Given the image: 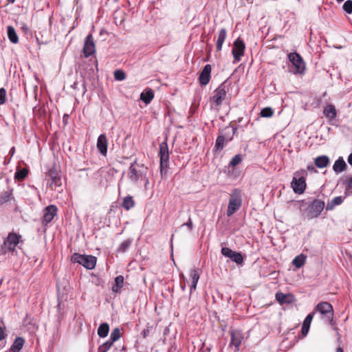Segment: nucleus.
Returning a JSON list of instances; mask_svg holds the SVG:
<instances>
[{
    "mask_svg": "<svg viewBox=\"0 0 352 352\" xmlns=\"http://www.w3.org/2000/svg\"><path fill=\"white\" fill-rule=\"evenodd\" d=\"M307 175V171L304 168H300L294 173L291 188L295 193L301 195L305 192L307 188L306 179Z\"/></svg>",
    "mask_w": 352,
    "mask_h": 352,
    "instance_id": "nucleus-1",
    "label": "nucleus"
},
{
    "mask_svg": "<svg viewBox=\"0 0 352 352\" xmlns=\"http://www.w3.org/2000/svg\"><path fill=\"white\" fill-rule=\"evenodd\" d=\"M146 168L142 165L137 163L135 160L129 168L128 177L133 184H138L139 182L146 178Z\"/></svg>",
    "mask_w": 352,
    "mask_h": 352,
    "instance_id": "nucleus-2",
    "label": "nucleus"
},
{
    "mask_svg": "<svg viewBox=\"0 0 352 352\" xmlns=\"http://www.w3.org/2000/svg\"><path fill=\"white\" fill-rule=\"evenodd\" d=\"M287 58L294 67V69L291 71L293 74L300 76L305 75L306 64L300 54L297 52H290L287 54Z\"/></svg>",
    "mask_w": 352,
    "mask_h": 352,
    "instance_id": "nucleus-3",
    "label": "nucleus"
},
{
    "mask_svg": "<svg viewBox=\"0 0 352 352\" xmlns=\"http://www.w3.org/2000/svg\"><path fill=\"white\" fill-rule=\"evenodd\" d=\"M242 205L241 190L234 188L230 195V199L227 209V216L230 217L238 211Z\"/></svg>",
    "mask_w": 352,
    "mask_h": 352,
    "instance_id": "nucleus-4",
    "label": "nucleus"
},
{
    "mask_svg": "<svg viewBox=\"0 0 352 352\" xmlns=\"http://www.w3.org/2000/svg\"><path fill=\"white\" fill-rule=\"evenodd\" d=\"M159 155L160 157V174L162 177H164L167 173V170L169 166L170 158L168 146L166 141H164L160 143L159 146Z\"/></svg>",
    "mask_w": 352,
    "mask_h": 352,
    "instance_id": "nucleus-5",
    "label": "nucleus"
},
{
    "mask_svg": "<svg viewBox=\"0 0 352 352\" xmlns=\"http://www.w3.org/2000/svg\"><path fill=\"white\" fill-rule=\"evenodd\" d=\"M71 261L74 263H78L87 270H93L96 267L97 258L92 255L74 253L71 256Z\"/></svg>",
    "mask_w": 352,
    "mask_h": 352,
    "instance_id": "nucleus-6",
    "label": "nucleus"
},
{
    "mask_svg": "<svg viewBox=\"0 0 352 352\" xmlns=\"http://www.w3.org/2000/svg\"><path fill=\"white\" fill-rule=\"evenodd\" d=\"M229 91V85L226 82L221 83L213 92L210 98L212 106L218 107L226 98L227 93Z\"/></svg>",
    "mask_w": 352,
    "mask_h": 352,
    "instance_id": "nucleus-7",
    "label": "nucleus"
},
{
    "mask_svg": "<svg viewBox=\"0 0 352 352\" xmlns=\"http://www.w3.org/2000/svg\"><path fill=\"white\" fill-rule=\"evenodd\" d=\"M230 341L228 344V352H239L242 342L243 340V333L237 329L230 331Z\"/></svg>",
    "mask_w": 352,
    "mask_h": 352,
    "instance_id": "nucleus-8",
    "label": "nucleus"
},
{
    "mask_svg": "<svg viewBox=\"0 0 352 352\" xmlns=\"http://www.w3.org/2000/svg\"><path fill=\"white\" fill-rule=\"evenodd\" d=\"M20 238V235L14 232H10L1 247V254H6L8 252H14L19 244Z\"/></svg>",
    "mask_w": 352,
    "mask_h": 352,
    "instance_id": "nucleus-9",
    "label": "nucleus"
},
{
    "mask_svg": "<svg viewBox=\"0 0 352 352\" xmlns=\"http://www.w3.org/2000/svg\"><path fill=\"white\" fill-rule=\"evenodd\" d=\"M314 314L318 312L321 314L322 318H326L329 322L333 321V309L332 305L328 302H322L318 303L315 309Z\"/></svg>",
    "mask_w": 352,
    "mask_h": 352,
    "instance_id": "nucleus-10",
    "label": "nucleus"
},
{
    "mask_svg": "<svg viewBox=\"0 0 352 352\" xmlns=\"http://www.w3.org/2000/svg\"><path fill=\"white\" fill-rule=\"evenodd\" d=\"M324 202L319 199H315L308 208L307 217L313 219L318 217L324 208Z\"/></svg>",
    "mask_w": 352,
    "mask_h": 352,
    "instance_id": "nucleus-11",
    "label": "nucleus"
},
{
    "mask_svg": "<svg viewBox=\"0 0 352 352\" xmlns=\"http://www.w3.org/2000/svg\"><path fill=\"white\" fill-rule=\"evenodd\" d=\"M245 49V44L244 41L240 38H237L234 41L233 48L232 50L233 58L235 62H239L241 60L242 56L244 55Z\"/></svg>",
    "mask_w": 352,
    "mask_h": 352,
    "instance_id": "nucleus-12",
    "label": "nucleus"
},
{
    "mask_svg": "<svg viewBox=\"0 0 352 352\" xmlns=\"http://www.w3.org/2000/svg\"><path fill=\"white\" fill-rule=\"evenodd\" d=\"M46 177L50 181V187L52 190H56L62 185L60 173L54 168H52L48 170Z\"/></svg>",
    "mask_w": 352,
    "mask_h": 352,
    "instance_id": "nucleus-13",
    "label": "nucleus"
},
{
    "mask_svg": "<svg viewBox=\"0 0 352 352\" xmlns=\"http://www.w3.org/2000/svg\"><path fill=\"white\" fill-rule=\"evenodd\" d=\"M96 52V45L91 34H89L84 42L83 54L85 58L94 54Z\"/></svg>",
    "mask_w": 352,
    "mask_h": 352,
    "instance_id": "nucleus-14",
    "label": "nucleus"
},
{
    "mask_svg": "<svg viewBox=\"0 0 352 352\" xmlns=\"http://www.w3.org/2000/svg\"><path fill=\"white\" fill-rule=\"evenodd\" d=\"M221 254L228 258H230L233 262L238 265H241L243 263V257L240 252L232 251L227 247L221 248Z\"/></svg>",
    "mask_w": 352,
    "mask_h": 352,
    "instance_id": "nucleus-15",
    "label": "nucleus"
},
{
    "mask_svg": "<svg viewBox=\"0 0 352 352\" xmlns=\"http://www.w3.org/2000/svg\"><path fill=\"white\" fill-rule=\"evenodd\" d=\"M58 208L55 205H50L43 210V224L47 226L52 222L54 217L57 214Z\"/></svg>",
    "mask_w": 352,
    "mask_h": 352,
    "instance_id": "nucleus-16",
    "label": "nucleus"
},
{
    "mask_svg": "<svg viewBox=\"0 0 352 352\" xmlns=\"http://www.w3.org/2000/svg\"><path fill=\"white\" fill-rule=\"evenodd\" d=\"M107 146L108 142L106 135L100 134L97 139L96 147L100 153L104 157L107 154Z\"/></svg>",
    "mask_w": 352,
    "mask_h": 352,
    "instance_id": "nucleus-17",
    "label": "nucleus"
},
{
    "mask_svg": "<svg viewBox=\"0 0 352 352\" xmlns=\"http://www.w3.org/2000/svg\"><path fill=\"white\" fill-rule=\"evenodd\" d=\"M212 67L210 65H206L199 76V82L201 85H206L210 80Z\"/></svg>",
    "mask_w": 352,
    "mask_h": 352,
    "instance_id": "nucleus-18",
    "label": "nucleus"
},
{
    "mask_svg": "<svg viewBox=\"0 0 352 352\" xmlns=\"http://www.w3.org/2000/svg\"><path fill=\"white\" fill-rule=\"evenodd\" d=\"M276 300L280 304V305H289L292 304L295 301L294 296L291 294H284L282 292H277L276 294Z\"/></svg>",
    "mask_w": 352,
    "mask_h": 352,
    "instance_id": "nucleus-19",
    "label": "nucleus"
},
{
    "mask_svg": "<svg viewBox=\"0 0 352 352\" xmlns=\"http://www.w3.org/2000/svg\"><path fill=\"white\" fill-rule=\"evenodd\" d=\"M324 116L329 120V122L334 120L337 116V111L333 104L327 105L323 110Z\"/></svg>",
    "mask_w": 352,
    "mask_h": 352,
    "instance_id": "nucleus-20",
    "label": "nucleus"
},
{
    "mask_svg": "<svg viewBox=\"0 0 352 352\" xmlns=\"http://www.w3.org/2000/svg\"><path fill=\"white\" fill-rule=\"evenodd\" d=\"M330 163L327 155H320L314 159V164L318 168H323L329 166Z\"/></svg>",
    "mask_w": 352,
    "mask_h": 352,
    "instance_id": "nucleus-21",
    "label": "nucleus"
},
{
    "mask_svg": "<svg viewBox=\"0 0 352 352\" xmlns=\"http://www.w3.org/2000/svg\"><path fill=\"white\" fill-rule=\"evenodd\" d=\"M227 37V31L225 28H221L218 34L216 47L218 52H221L222 50L223 44Z\"/></svg>",
    "mask_w": 352,
    "mask_h": 352,
    "instance_id": "nucleus-22",
    "label": "nucleus"
},
{
    "mask_svg": "<svg viewBox=\"0 0 352 352\" xmlns=\"http://www.w3.org/2000/svg\"><path fill=\"white\" fill-rule=\"evenodd\" d=\"M346 168V164L345 163L342 157H339L333 165V170L337 174L344 171Z\"/></svg>",
    "mask_w": 352,
    "mask_h": 352,
    "instance_id": "nucleus-23",
    "label": "nucleus"
},
{
    "mask_svg": "<svg viewBox=\"0 0 352 352\" xmlns=\"http://www.w3.org/2000/svg\"><path fill=\"white\" fill-rule=\"evenodd\" d=\"M314 312H311V313L309 314L306 316L305 319L303 321L302 329H301V333L304 336H305L307 334V333L309 330L310 324H311V322L314 318Z\"/></svg>",
    "mask_w": 352,
    "mask_h": 352,
    "instance_id": "nucleus-24",
    "label": "nucleus"
},
{
    "mask_svg": "<svg viewBox=\"0 0 352 352\" xmlns=\"http://www.w3.org/2000/svg\"><path fill=\"white\" fill-rule=\"evenodd\" d=\"M190 276L192 280V284L190 286V292H192V290H195L197 287V285L200 277V274L197 270L192 269L190 271Z\"/></svg>",
    "mask_w": 352,
    "mask_h": 352,
    "instance_id": "nucleus-25",
    "label": "nucleus"
},
{
    "mask_svg": "<svg viewBox=\"0 0 352 352\" xmlns=\"http://www.w3.org/2000/svg\"><path fill=\"white\" fill-rule=\"evenodd\" d=\"M124 277L122 275H119L115 278L114 283L112 286V292L113 293H119L120 289L124 285Z\"/></svg>",
    "mask_w": 352,
    "mask_h": 352,
    "instance_id": "nucleus-26",
    "label": "nucleus"
},
{
    "mask_svg": "<svg viewBox=\"0 0 352 352\" xmlns=\"http://www.w3.org/2000/svg\"><path fill=\"white\" fill-rule=\"evenodd\" d=\"M154 98V93L151 89H146L140 94V100H142L146 104H149Z\"/></svg>",
    "mask_w": 352,
    "mask_h": 352,
    "instance_id": "nucleus-27",
    "label": "nucleus"
},
{
    "mask_svg": "<svg viewBox=\"0 0 352 352\" xmlns=\"http://www.w3.org/2000/svg\"><path fill=\"white\" fill-rule=\"evenodd\" d=\"M14 199L12 191L0 192V206H3Z\"/></svg>",
    "mask_w": 352,
    "mask_h": 352,
    "instance_id": "nucleus-28",
    "label": "nucleus"
},
{
    "mask_svg": "<svg viewBox=\"0 0 352 352\" xmlns=\"http://www.w3.org/2000/svg\"><path fill=\"white\" fill-rule=\"evenodd\" d=\"M228 143V142L226 141V139L223 137V132H220L215 142L214 150L216 151H221Z\"/></svg>",
    "mask_w": 352,
    "mask_h": 352,
    "instance_id": "nucleus-29",
    "label": "nucleus"
},
{
    "mask_svg": "<svg viewBox=\"0 0 352 352\" xmlns=\"http://www.w3.org/2000/svg\"><path fill=\"white\" fill-rule=\"evenodd\" d=\"M25 340L21 337L16 338L10 346L11 352H19L24 344Z\"/></svg>",
    "mask_w": 352,
    "mask_h": 352,
    "instance_id": "nucleus-30",
    "label": "nucleus"
},
{
    "mask_svg": "<svg viewBox=\"0 0 352 352\" xmlns=\"http://www.w3.org/2000/svg\"><path fill=\"white\" fill-rule=\"evenodd\" d=\"M307 256L304 254H300L298 256H296L293 260H292V265H294L296 268H300L302 267L305 262H306Z\"/></svg>",
    "mask_w": 352,
    "mask_h": 352,
    "instance_id": "nucleus-31",
    "label": "nucleus"
},
{
    "mask_svg": "<svg viewBox=\"0 0 352 352\" xmlns=\"http://www.w3.org/2000/svg\"><path fill=\"white\" fill-rule=\"evenodd\" d=\"M8 37L12 43H17L19 38L14 28L12 26H8L7 28Z\"/></svg>",
    "mask_w": 352,
    "mask_h": 352,
    "instance_id": "nucleus-32",
    "label": "nucleus"
},
{
    "mask_svg": "<svg viewBox=\"0 0 352 352\" xmlns=\"http://www.w3.org/2000/svg\"><path fill=\"white\" fill-rule=\"evenodd\" d=\"M109 331V325L107 322L102 323L98 329V335L100 338H105Z\"/></svg>",
    "mask_w": 352,
    "mask_h": 352,
    "instance_id": "nucleus-33",
    "label": "nucleus"
},
{
    "mask_svg": "<svg viewBox=\"0 0 352 352\" xmlns=\"http://www.w3.org/2000/svg\"><path fill=\"white\" fill-rule=\"evenodd\" d=\"M343 201V198L341 196L334 197L330 202H328L326 206L327 210H331L336 206L341 204Z\"/></svg>",
    "mask_w": 352,
    "mask_h": 352,
    "instance_id": "nucleus-34",
    "label": "nucleus"
},
{
    "mask_svg": "<svg viewBox=\"0 0 352 352\" xmlns=\"http://www.w3.org/2000/svg\"><path fill=\"white\" fill-rule=\"evenodd\" d=\"M135 205V202L133 199V197L131 196H126L124 198L122 206L124 209L129 210V209L132 208Z\"/></svg>",
    "mask_w": 352,
    "mask_h": 352,
    "instance_id": "nucleus-35",
    "label": "nucleus"
},
{
    "mask_svg": "<svg viewBox=\"0 0 352 352\" xmlns=\"http://www.w3.org/2000/svg\"><path fill=\"white\" fill-rule=\"evenodd\" d=\"M121 333L119 328H115L111 333L109 339L108 340L112 344L120 338Z\"/></svg>",
    "mask_w": 352,
    "mask_h": 352,
    "instance_id": "nucleus-36",
    "label": "nucleus"
},
{
    "mask_svg": "<svg viewBox=\"0 0 352 352\" xmlns=\"http://www.w3.org/2000/svg\"><path fill=\"white\" fill-rule=\"evenodd\" d=\"M221 132H223V137L226 139L228 142H230L233 138L234 131L233 129L230 130L229 128H226Z\"/></svg>",
    "mask_w": 352,
    "mask_h": 352,
    "instance_id": "nucleus-37",
    "label": "nucleus"
},
{
    "mask_svg": "<svg viewBox=\"0 0 352 352\" xmlns=\"http://www.w3.org/2000/svg\"><path fill=\"white\" fill-rule=\"evenodd\" d=\"M131 243H132L131 239H126V240L124 241L120 244L119 248H118V251L119 252H125L129 249V248L131 246Z\"/></svg>",
    "mask_w": 352,
    "mask_h": 352,
    "instance_id": "nucleus-38",
    "label": "nucleus"
},
{
    "mask_svg": "<svg viewBox=\"0 0 352 352\" xmlns=\"http://www.w3.org/2000/svg\"><path fill=\"white\" fill-rule=\"evenodd\" d=\"M242 160V155L241 154H236L231 159L229 166L234 167L241 164Z\"/></svg>",
    "mask_w": 352,
    "mask_h": 352,
    "instance_id": "nucleus-39",
    "label": "nucleus"
},
{
    "mask_svg": "<svg viewBox=\"0 0 352 352\" xmlns=\"http://www.w3.org/2000/svg\"><path fill=\"white\" fill-rule=\"evenodd\" d=\"M113 75H114V78L118 81L124 80L126 78V74H125L124 72L121 69L115 70Z\"/></svg>",
    "mask_w": 352,
    "mask_h": 352,
    "instance_id": "nucleus-40",
    "label": "nucleus"
},
{
    "mask_svg": "<svg viewBox=\"0 0 352 352\" xmlns=\"http://www.w3.org/2000/svg\"><path fill=\"white\" fill-rule=\"evenodd\" d=\"M112 345L113 344L111 342L107 340L102 345L99 346L97 352H107Z\"/></svg>",
    "mask_w": 352,
    "mask_h": 352,
    "instance_id": "nucleus-41",
    "label": "nucleus"
},
{
    "mask_svg": "<svg viewBox=\"0 0 352 352\" xmlns=\"http://www.w3.org/2000/svg\"><path fill=\"white\" fill-rule=\"evenodd\" d=\"M274 111L270 107L263 108L260 113V115L263 118H270L272 116Z\"/></svg>",
    "mask_w": 352,
    "mask_h": 352,
    "instance_id": "nucleus-42",
    "label": "nucleus"
},
{
    "mask_svg": "<svg viewBox=\"0 0 352 352\" xmlns=\"http://www.w3.org/2000/svg\"><path fill=\"white\" fill-rule=\"evenodd\" d=\"M28 175V170L25 168L19 170L15 173V178L18 180H23Z\"/></svg>",
    "mask_w": 352,
    "mask_h": 352,
    "instance_id": "nucleus-43",
    "label": "nucleus"
},
{
    "mask_svg": "<svg viewBox=\"0 0 352 352\" xmlns=\"http://www.w3.org/2000/svg\"><path fill=\"white\" fill-rule=\"evenodd\" d=\"M352 193V177L348 178L346 180L345 194L349 195Z\"/></svg>",
    "mask_w": 352,
    "mask_h": 352,
    "instance_id": "nucleus-44",
    "label": "nucleus"
},
{
    "mask_svg": "<svg viewBox=\"0 0 352 352\" xmlns=\"http://www.w3.org/2000/svg\"><path fill=\"white\" fill-rule=\"evenodd\" d=\"M343 10L348 14H352V0H347L343 4Z\"/></svg>",
    "mask_w": 352,
    "mask_h": 352,
    "instance_id": "nucleus-45",
    "label": "nucleus"
},
{
    "mask_svg": "<svg viewBox=\"0 0 352 352\" xmlns=\"http://www.w3.org/2000/svg\"><path fill=\"white\" fill-rule=\"evenodd\" d=\"M6 102V90L4 88L0 89V104H3Z\"/></svg>",
    "mask_w": 352,
    "mask_h": 352,
    "instance_id": "nucleus-46",
    "label": "nucleus"
},
{
    "mask_svg": "<svg viewBox=\"0 0 352 352\" xmlns=\"http://www.w3.org/2000/svg\"><path fill=\"white\" fill-rule=\"evenodd\" d=\"M182 226H186L190 231H191L193 228L192 221L191 218H189L187 222L182 224Z\"/></svg>",
    "mask_w": 352,
    "mask_h": 352,
    "instance_id": "nucleus-47",
    "label": "nucleus"
},
{
    "mask_svg": "<svg viewBox=\"0 0 352 352\" xmlns=\"http://www.w3.org/2000/svg\"><path fill=\"white\" fill-rule=\"evenodd\" d=\"M307 171H309V172H311V173H318V170L316 169L315 166L313 165V164H309L307 165Z\"/></svg>",
    "mask_w": 352,
    "mask_h": 352,
    "instance_id": "nucleus-48",
    "label": "nucleus"
},
{
    "mask_svg": "<svg viewBox=\"0 0 352 352\" xmlns=\"http://www.w3.org/2000/svg\"><path fill=\"white\" fill-rule=\"evenodd\" d=\"M148 333H149V329L148 328L144 329L142 331V335L143 338H144L148 336Z\"/></svg>",
    "mask_w": 352,
    "mask_h": 352,
    "instance_id": "nucleus-49",
    "label": "nucleus"
},
{
    "mask_svg": "<svg viewBox=\"0 0 352 352\" xmlns=\"http://www.w3.org/2000/svg\"><path fill=\"white\" fill-rule=\"evenodd\" d=\"M5 338V332L3 329L0 327V341Z\"/></svg>",
    "mask_w": 352,
    "mask_h": 352,
    "instance_id": "nucleus-50",
    "label": "nucleus"
},
{
    "mask_svg": "<svg viewBox=\"0 0 352 352\" xmlns=\"http://www.w3.org/2000/svg\"><path fill=\"white\" fill-rule=\"evenodd\" d=\"M348 163L352 166V153L349 155L347 159Z\"/></svg>",
    "mask_w": 352,
    "mask_h": 352,
    "instance_id": "nucleus-51",
    "label": "nucleus"
},
{
    "mask_svg": "<svg viewBox=\"0 0 352 352\" xmlns=\"http://www.w3.org/2000/svg\"><path fill=\"white\" fill-rule=\"evenodd\" d=\"M14 151H15V148L14 147H12L10 151V153L11 154V155H13L14 153Z\"/></svg>",
    "mask_w": 352,
    "mask_h": 352,
    "instance_id": "nucleus-52",
    "label": "nucleus"
},
{
    "mask_svg": "<svg viewBox=\"0 0 352 352\" xmlns=\"http://www.w3.org/2000/svg\"><path fill=\"white\" fill-rule=\"evenodd\" d=\"M76 86H77V82H74V84L72 85V87L73 89H76Z\"/></svg>",
    "mask_w": 352,
    "mask_h": 352,
    "instance_id": "nucleus-53",
    "label": "nucleus"
},
{
    "mask_svg": "<svg viewBox=\"0 0 352 352\" xmlns=\"http://www.w3.org/2000/svg\"><path fill=\"white\" fill-rule=\"evenodd\" d=\"M15 2V0H8V3H14Z\"/></svg>",
    "mask_w": 352,
    "mask_h": 352,
    "instance_id": "nucleus-54",
    "label": "nucleus"
},
{
    "mask_svg": "<svg viewBox=\"0 0 352 352\" xmlns=\"http://www.w3.org/2000/svg\"><path fill=\"white\" fill-rule=\"evenodd\" d=\"M337 352H343V351H342V349L340 347H339L337 349Z\"/></svg>",
    "mask_w": 352,
    "mask_h": 352,
    "instance_id": "nucleus-55",
    "label": "nucleus"
},
{
    "mask_svg": "<svg viewBox=\"0 0 352 352\" xmlns=\"http://www.w3.org/2000/svg\"><path fill=\"white\" fill-rule=\"evenodd\" d=\"M338 2H342L344 0H336Z\"/></svg>",
    "mask_w": 352,
    "mask_h": 352,
    "instance_id": "nucleus-56",
    "label": "nucleus"
},
{
    "mask_svg": "<svg viewBox=\"0 0 352 352\" xmlns=\"http://www.w3.org/2000/svg\"><path fill=\"white\" fill-rule=\"evenodd\" d=\"M148 179H146V184H148Z\"/></svg>",
    "mask_w": 352,
    "mask_h": 352,
    "instance_id": "nucleus-57",
    "label": "nucleus"
},
{
    "mask_svg": "<svg viewBox=\"0 0 352 352\" xmlns=\"http://www.w3.org/2000/svg\"><path fill=\"white\" fill-rule=\"evenodd\" d=\"M298 2H300V0H298Z\"/></svg>",
    "mask_w": 352,
    "mask_h": 352,
    "instance_id": "nucleus-58",
    "label": "nucleus"
}]
</instances>
